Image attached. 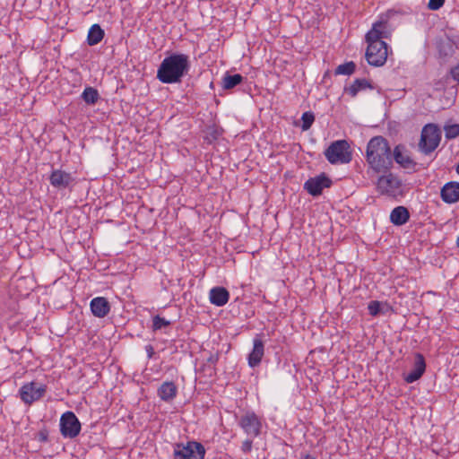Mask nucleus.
I'll return each instance as SVG.
<instances>
[{
	"mask_svg": "<svg viewBox=\"0 0 459 459\" xmlns=\"http://www.w3.org/2000/svg\"><path fill=\"white\" fill-rule=\"evenodd\" d=\"M48 179L51 186L58 190L71 189L75 181L71 173L62 169H53Z\"/></svg>",
	"mask_w": 459,
	"mask_h": 459,
	"instance_id": "2eb2a0df",
	"label": "nucleus"
},
{
	"mask_svg": "<svg viewBox=\"0 0 459 459\" xmlns=\"http://www.w3.org/2000/svg\"><path fill=\"white\" fill-rule=\"evenodd\" d=\"M81 97L86 104L95 105L100 99V93L97 89L88 86L84 89Z\"/></svg>",
	"mask_w": 459,
	"mask_h": 459,
	"instance_id": "a878e982",
	"label": "nucleus"
},
{
	"mask_svg": "<svg viewBox=\"0 0 459 459\" xmlns=\"http://www.w3.org/2000/svg\"><path fill=\"white\" fill-rule=\"evenodd\" d=\"M445 4V0H429L428 8L431 11H437L440 9Z\"/></svg>",
	"mask_w": 459,
	"mask_h": 459,
	"instance_id": "473e14b6",
	"label": "nucleus"
},
{
	"mask_svg": "<svg viewBox=\"0 0 459 459\" xmlns=\"http://www.w3.org/2000/svg\"><path fill=\"white\" fill-rule=\"evenodd\" d=\"M47 392V386L43 384H38L34 381L24 384L19 390L21 400L30 405L34 402L41 399Z\"/></svg>",
	"mask_w": 459,
	"mask_h": 459,
	"instance_id": "1a4fd4ad",
	"label": "nucleus"
},
{
	"mask_svg": "<svg viewBox=\"0 0 459 459\" xmlns=\"http://www.w3.org/2000/svg\"><path fill=\"white\" fill-rule=\"evenodd\" d=\"M90 308L94 316L103 318L109 313L111 306L105 297H96L91 300Z\"/></svg>",
	"mask_w": 459,
	"mask_h": 459,
	"instance_id": "dca6fc26",
	"label": "nucleus"
},
{
	"mask_svg": "<svg viewBox=\"0 0 459 459\" xmlns=\"http://www.w3.org/2000/svg\"><path fill=\"white\" fill-rule=\"evenodd\" d=\"M438 51L439 55L443 56H447L452 55L454 52L453 43L451 40L441 41L438 44Z\"/></svg>",
	"mask_w": 459,
	"mask_h": 459,
	"instance_id": "7c9ffc66",
	"label": "nucleus"
},
{
	"mask_svg": "<svg viewBox=\"0 0 459 459\" xmlns=\"http://www.w3.org/2000/svg\"><path fill=\"white\" fill-rule=\"evenodd\" d=\"M204 446L195 441H189L186 445L177 443L174 446L173 459H204Z\"/></svg>",
	"mask_w": 459,
	"mask_h": 459,
	"instance_id": "423d86ee",
	"label": "nucleus"
},
{
	"mask_svg": "<svg viewBox=\"0 0 459 459\" xmlns=\"http://www.w3.org/2000/svg\"><path fill=\"white\" fill-rule=\"evenodd\" d=\"M366 160L376 172H386L392 168V149L383 136H374L367 144Z\"/></svg>",
	"mask_w": 459,
	"mask_h": 459,
	"instance_id": "f03ea898",
	"label": "nucleus"
},
{
	"mask_svg": "<svg viewBox=\"0 0 459 459\" xmlns=\"http://www.w3.org/2000/svg\"><path fill=\"white\" fill-rule=\"evenodd\" d=\"M456 246H457V247H459V236L456 238Z\"/></svg>",
	"mask_w": 459,
	"mask_h": 459,
	"instance_id": "ea45409f",
	"label": "nucleus"
},
{
	"mask_svg": "<svg viewBox=\"0 0 459 459\" xmlns=\"http://www.w3.org/2000/svg\"><path fill=\"white\" fill-rule=\"evenodd\" d=\"M332 179L325 174L321 173L316 177L309 178L303 186V188L312 196H318L325 188L331 187Z\"/></svg>",
	"mask_w": 459,
	"mask_h": 459,
	"instance_id": "ddd939ff",
	"label": "nucleus"
},
{
	"mask_svg": "<svg viewBox=\"0 0 459 459\" xmlns=\"http://www.w3.org/2000/svg\"><path fill=\"white\" fill-rule=\"evenodd\" d=\"M319 351L323 352L324 351V348H320Z\"/></svg>",
	"mask_w": 459,
	"mask_h": 459,
	"instance_id": "79ce46f5",
	"label": "nucleus"
},
{
	"mask_svg": "<svg viewBox=\"0 0 459 459\" xmlns=\"http://www.w3.org/2000/svg\"><path fill=\"white\" fill-rule=\"evenodd\" d=\"M368 314L372 316H377L379 315H387L394 311L392 306L387 302H382L378 300H371L368 304Z\"/></svg>",
	"mask_w": 459,
	"mask_h": 459,
	"instance_id": "412c9836",
	"label": "nucleus"
},
{
	"mask_svg": "<svg viewBox=\"0 0 459 459\" xmlns=\"http://www.w3.org/2000/svg\"><path fill=\"white\" fill-rule=\"evenodd\" d=\"M146 351H147L148 357L152 358L153 353H154L153 347L152 346H147V350Z\"/></svg>",
	"mask_w": 459,
	"mask_h": 459,
	"instance_id": "e433bc0d",
	"label": "nucleus"
},
{
	"mask_svg": "<svg viewBox=\"0 0 459 459\" xmlns=\"http://www.w3.org/2000/svg\"><path fill=\"white\" fill-rule=\"evenodd\" d=\"M374 89L375 86L371 83V82L363 78L354 80V82L349 87L344 88V91L354 98L359 91Z\"/></svg>",
	"mask_w": 459,
	"mask_h": 459,
	"instance_id": "6ab92c4d",
	"label": "nucleus"
},
{
	"mask_svg": "<svg viewBox=\"0 0 459 459\" xmlns=\"http://www.w3.org/2000/svg\"><path fill=\"white\" fill-rule=\"evenodd\" d=\"M410 220V212L404 206L394 208L390 213V221L395 226H402Z\"/></svg>",
	"mask_w": 459,
	"mask_h": 459,
	"instance_id": "aec40b11",
	"label": "nucleus"
},
{
	"mask_svg": "<svg viewBox=\"0 0 459 459\" xmlns=\"http://www.w3.org/2000/svg\"><path fill=\"white\" fill-rule=\"evenodd\" d=\"M264 354V346H253L252 351L248 354V365L251 368L258 366Z\"/></svg>",
	"mask_w": 459,
	"mask_h": 459,
	"instance_id": "393cba45",
	"label": "nucleus"
},
{
	"mask_svg": "<svg viewBox=\"0 0 459 459\" xmlns=\"http://www.w3.org/2000/svg\"><path fill=\"white\" fill-rule=\"evenodd\" d=\"M245 78L240 74H230L225 73L221 79V86L224 90H231L243 82Z\"/></svg>",
	"mask_w": 459,
	"mask_h": 459,
	"instance_id": "5701e85b",
	"label": "nucleus"
},
{
	"mask_svg": "<svg viewBox=\"0 0 459 459\" xmlns=\"http://www.w3.org/2000/svg\"><path fill=\"white\" fill-rule=\"evenodd\" d=\"M238 425L243 431L252 437L261 434L262 420L254 411H247L238 420Z\"/></svg>",
	"mask_w": 459,
	"mask_h": 459,
	"instance_id": "f8f14e48",
	"label": "nucleus"
},
{
	"mask_svg": "<svg viewBox=\"0 0 459 459\" xmlns=\"http://www.w3.org/2000/svg\"><path fill=\"white\" fill-rule=\"evenodd\" d=\"M324 154L331 164H346L352 159L350 144L346 140H337L333 142Z\"/></svg>",
	"mask_w": 459,
	"mask_h": 459,
	"instance_id": "20e7f679",
	"label": "nucleus"
},
{
	"mask_svg": "<svg viewBox=\"0 0 459 459\" xmlns=\"http://www.w3.org/2000/svg\"><path fill=\"white\" fill-rule=\"evenodd\" d=\"M393 28L388 18L381 16L380 19L372 24L371 29L367 32L365 39L367 43H386L384 39H390Z\"/></svg>",
	"mask_w": 459,
	"mask_h": 459,
	"instance_id": "39448f33",
	"label": "nucleus"
},
{
	"mask_svg": "<svg viewBox=\"0 0 459 459\" xmlns=\"http://www.w3.org/2000/svg\"><path fill=\"white\" fill-rule=\"evenodd\" d=\"M302 125H301V130L302 131H307L311 126L313 125L315 121V115L311 111H307L302 114L301 117Z\"/></svg>",
	"mask_w": 459,
	"mask_h": 459,
	"instance_id": "c756f323",
	"label": "nucleus"
},
{
	"mask_svg": "<svg viewBox=\"0 0 459 459\" xmlns=\"http://www.w3.org/2000/svg\"><path fill=\"white\" fill-rule=\"evenodd\" d=\"M444 131L447 140L455 139L459 136V124H446Z\"/></svg>",
	"mask_w": 459,
	"mask_h": 459,
	"instance_id": "c85d7f7f",
	"label": "nucleus"
},
{
	"mask_svg": "<svg viewBox=\"0 0 459 459\" xmlns=\"http://www.w3.org/2000/svg\"><path fill=\"white\" fill-rule=\"evenodd\" d=\"M177 386L173 382H164L158 389L159 397L164 402H169L177 395Z\"/></svg>",
	"mask_w": 459,
	"mask_h": 459,
	"instance_id": "4be33fe9",
	"label": "nucleus"
},
{
	"mask_svg": "<svg viewBox=\"0 0 459 459\" xmlns=\"http://www.w3.org/2000/svg\"><path fill=\"white\" fill-rule=\"evenodd\" d=\"M387 48L386 43H368L366 51L368 63L376 67L384 65L388 56Z\"/></svg>",
	"mask_w": 459,
	"mask_h": 459,
	"instance_id": "9d476101",
	"label": "nucleus"
},
{
	"mask_svg": "<svg viewBox=\"0 0 459 459\" xmlns=\"http://www.w3.org/2000/svg\"><path fill=\"white\" fill-rule=\"evenodd\" d=\"M104 30L99 24H93L89 31L87 36V43L89 46H95L99 44L104 38Z\"/></svg>",
	"mask_w": 459,
	"mask_h": 459,
	"instance_id": "b1692460",
	"label": "nucleus"
},
{
	"mask_svg": "<svg viewBox=\"0 0 459 459\" xmlns=\"http://www.w3.org/2000/svg\"><path fill=\"white\" fill-rule=\"evenodd\" d=\"M394 160L401 168L415 171L417 163L411 157V152L403 144H397L392 151V161Z\"/></svg>",
	"mask_w": 459,
	"mask_h": 459,
	"instance_id": "4468645a",
	"label": "nucleus"
},
{
	"mask_svg": "<svg viewBox=\"0 0 459 459\" xmlns=\"http://www.w3.org/2000/svg\"><path fill=\"white\" fill-rule=\"evenodd\" d=\"M402 180L393 173L381 176L377 180V190L385 195L396 197L402 195Z\"/></svg>",
	"mask_w": 459,
	"mask_h": 459,
	"instance_id": "6e6552de",
	"label": "nucleus"
},
{
	"mask_svg": "<svg viewBox=\"0 0 459 459\" xmlns=\"http://www.w3.org/2000/svg\"><path fill=\"white\" fill-rule=\"evenodd\" d=\"M189 56L183 53H172L166 56L157 70V79L162 83H179L189 73Z\"/></svg>",
	"mask_w": 459,
	"mask_h": 459,
	"instance_id": "f257e3e1",
	"label": "nucleus"
},
{
	"mask_svg": "<svg viewBox=\"0 0 459 459\" xmlns=\"http://www.w3.org/2000/svg\"><path fill=\"white\" fill-rule=\"evenodd\" d=\"M440 195L446 204H455L459 201V183L451 181L441 188Z\"/></svg>",
	"mask_w": 459,
	"mask_h": 459,
	"instance_id": "f3484780",
	"label": "nucleus"
},
{
	"mask_svg": "<svg viewBox=\"0 0 459 459\" xmlns=\"http://www.w3.org/2000/svg\"><path fill=\"white\" fill-rule=\"evenodd\" d=\"M36 439L39 442H47L48 440V430L46 428L41 429L37 433Z\"/></svg>",
	"mask_w": 459,
	"mask_h": 459,
	"instance_id": "72a5a7b5",
	"label": "nucleus"
},
{
	"mask_svg": "<svg viewBox=\"0 0 459 459\" xmlns=\"http://www.w3.org/2000/svg\"><path fill=\"white\" fill-rule=\"evenodd\" d=\"M81 431V422L73 411H66L60 418V432L64 437L74 438Z\"/></svg>",
	"mask_w": 459,
	"mask_h": 459,
	"instance_id": "9b49d317",
	"label": "nucleus"
},
{
	"mask_svg": "<svg viewBox=\"0 0 459 459\" xmlns=\"http://www.w3.org/2000/svg\"><path fill=\"white\" fill-rule=\"evenodd\" d=\"M405 362L411 367V370L408 374L404 375L403 379L408 384L414 383L426 371L425 357L420 352H411L405 358Z\"/></svg>",
	"mask_w": 459,
	"mask_h": 459,
	"instance_id": "0eeeda50",
	"label": "nucleus"
},
{
	"mask_svg": "<svg viewBox=\"0 0 459 459\" xmlns=\"http://www.w3.org/2000/svg\"><path fill=\"white\" fill-rule=\"evenodd\" d=\"M356 70V64L353 61L345 62L344 64H342L338 65L334 71V74L336 75L342 74V75H351Z\"/></svg>",
	"mask_w": 459,
	"mask_h": 459,
	"instance_id": "bb28decb",
	"label": "nucleus"
},
{
	"mask_svg": "<svg viewBox=\"0 0 459 459\" xmlns=\"http://www.w3.org/2000/svg\"><path fill=\"white\" fill-rule=\"evenodd\" d=\"M303 459H317V457L314 455L307 454L303 457Z\"/></svg>",
	"mask_w": 459,
	"mask_h": 459,
	"instance_id": "4c0bfd02",
	"label": "nucleus"
},
{
	"mask_svg": "<svg viewBox=\"0 0 459 459\" xmlns=\"http://www.w3.org/2000/svg\"><path fill=\"white\" fill-rule=\"evenodd\" d=\"M170 325V322L164 317L155 316L152 318V328L154 331L162 330Z\"/></svg>",
	"mask_w": 459,
	"mask_h": 459,
	"instance_id": "2f4dec72",
	"label": "nucleus"
},
{
	"mask_svg": "<svg viewBox=\"0 0 459 459\" xmlns=\"http://www.w3.org/2000/svg\"><path fill=\"white\" fill-rule=\"evenodd\" d=\"M456 172H457V174L459 175V164H458V165H457V167H456Z\"/></svg>",
	"mask_w": 459,
	"mask_h": 459,
	"instance_id": "a19ab883",
	"label": "nucleus"
},
{
	"mask_svg": "<svg viewBox=\"0 0 459 459\" xmlns=\"http://www.w3.org/2000/svg\"><path fill=\"white\" fill-rule=\"evenodd\" d=\"M253 441L251 439H246L243 441L241 450L244 454H248L252 450Z\"/></svg>",
	"mask_w": 459,
	"mask_h": 459,
	"instance_id": "c9c22d12",
	"label": "nucleus"
},
{
	"mask_svg": "<svg viewBox=\"0 0 459 459\" xmlns=\"http://www.w3.org/2000/svg\"><path fill=\"white\" fill-rule=\"evenodd\" d=\"M441 137V130L437 125L428 124L424 126L419 142L420 151L425 155L432 153L438 147Z\"/></svg>",
	"mask_w": 459,
	"mask_h": 459,
	"instance_id": "7ed1b4c3",
	"label": "nucleus"
},
{
	"mask_svg": "<svg viewBox=\"0 0 459 459\" xmlns=\"http://www.w3.org/2000/svg\"><path fill=\"white\" fill-rule=\"evenodd\" d=\"M230 292L224 287L217 286L210 290L209 300L212 305L222 307L228 303Z\"/></svg>",
	"mask_w": 459,
	"mask_h": 459,
	"instance_id": "a211bd4d",
	"label": "nucleus"
},
{
	"mask_svg": "<svg viewBox=\"0 0 459 459\" xmlns=\"http://www.w3.org/2000/svg\"><path fill=\"white\" fill-rule=\"evenodd\" d=\"M449 74L455 82L459 83V64L450 69Z\"/></svg>",
	"mask_w": 459,
	"mask_h": 459,
	"instance_id": "f704fd0d",
	"label": "nucleus"
},
{
	"mask_svg": "<svg viewBox=\"0 0 459 459\" xmlns=\"http://www.w3.org/2000/svg\"><path fill=\"white\" fill-rule=\"evenodd\" d=\"M253 344H254V345H256V344H263V342H262V341H261L260 339H258V338H255V339L253 340Z\"/></svg>",
	"mask_w": 459,
	"mask_h": 459,
	"instance_id": "58836bf2",
	"label": "nucleus"
},
{
	"mask_svg": "<svg viewBox=\"0 0 459 459\" xmlns=\"http://www.w3.org/2000/svg\"><path fill=\"white\" fill-rule=\"evenodd\" d=\"M200 359L206 361L209 364H215L219 359V351H208L205 349L200 350Z\"/></svg>",
	"mask_w": 459,
	"mask_h": 459,
	"instance_id": "cd10ccee",
	"label": "nucleus"
}]
</instances>
